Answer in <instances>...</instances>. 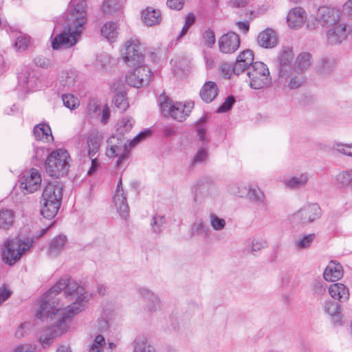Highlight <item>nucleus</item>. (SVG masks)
Listing matches in <instances>:
<instances>
[{
    "label": "nucleus",
    "instance_id": "obj_1",
    "mask_svg": "<svg viewBox=\"0 0 352 352\" xmlns=\"http://www.w3.org/2000/svg\"><path fill=\"white\" fill-rule=\"evenodd\" d=\"M91 295L82 286L68 278H60L43 297L36 317L54 320V324L44 329L38 339L43 346L65 333L71 318L81 312Z\"/></svg>",
    "mask_w": 352,
    "mask_h": 352
},
{
    "label": "nucleus",
    "instance_id": "obj_2",
    "mask_svg": "<svg viewBox=\"0 0 352 352\" xmlns=\"http://www.w3.org/2000/svg\"><path fill=\"white\" fill-rule=\"evenodd\" d=\"M87 21L86 0H71L66 18V27L52 43L53 50L67 49L75 45L80 38Z\"/></svg>",
    "mask_w": 352,
    "mask_h": 352
},
{
    "label": "nucleus",
    "instance_id": "obj_3",
    "mask_svg": "<svg viewBox=\"0 0 352 352\" xmlns=\"http://www.w3.org/2000/svg\"><path fill=\"white\" fill-rule=\"evenodd\" d=\"M150 130L142 131L135 137H134L129 142L128 146L124 136H120L118 135H112L107 141V151L106 154L109 157H118V159L116 162V166H120L122 163L129 157L130 148L136 146L139 142L146 138L151 134Z\"/></svg>",
    "mask_w": 352,
    "mask_h": 352
},
{
    "label": "nucleus",
    "instance_id": "obj_4",
    "mask_svg": "<svg viewBox=\"0 0 352 352\" xmlns=\"http://www.w3.org/2000/svg\"><path fill=\"white\" fill-rule=\"evenodd\" d=\"M63 197V186L58 182L50 183L44 188L41 199V213L46 219L57 214Z\"/></svg>",
    "mask_w": 352,
    "mask_h": 352
},
{
    "label": "nucleus",
    "instance_id": "obj_5",
    "mask_svg": "<svg viewBox=\"0 0 352 352\" xmlns=\"http://www.w3.org/2000/svg\"><path fill=\"white\" fill-rule=\"evenodd\" d=\"M71 157L69 153L63 148L52 151L47 155L45 160L47 173L55 178L67 175L71 165Z\"/></svg>",
    "mask_w": 352,
    "mask_h": 352
},
{
    "label": "nucleus",
    "instance_id": "obj_6",
    "mask_svg": "<svg viewBox=\"0 0 352 352\" xmlns=\"http://www.w3.org/2000/svg\"><path fill=\"white\" fill-rule=\"evenodd\" d=\"M159 102L162 113L164 116H170L179 122L185 120L192 109V104L190 103L174 102L164 95L160 96Z\"/></svg>",
    "mask_w": 352,
    "mask_h": 352
},
{
    "label": "nucleus",
    "instance_id": "obj_7",
    "mask_svg": "<svg viewBox=\"0 0 352 352\" xmlns=\"http://www.w3.org/2000/svg\"><path fill=\"white\" fill-rule=\"evenodd\" d=\"M248 76L250 85L254 89H261L271 84V77L267 66L262 62H255L249 68Z\"/></svg>",
    "mask_w": 352,
    "mask_h": 352
},
{
    "label": "nucleus",
    "instance_id": "obj_8",
    "mask_svg": "<svg viewBox=\"0 0 352 352\" xmlns=\"http://www.w3.org/2000/svg\"><path fill=\"white\" fill-rule=\"evenodd\" d=\"M30 248L29 243H25L18 239L8 240L4 243L2 252L3 261L12 265L19 261L26 250Z\"/></svg>",
    "mask_w": 352,
    "mask_h": 352
},
{
    "label": "nucleus",
    "instance_id": "obj_9",
    "mask_svg": "<svg viewBox=\"0 0 352 352\" xmlns=\"http://www.w3.org/2000/svg\"><path fill=\"white\" fill-rule=\"evenodd\" d=\"M321 217V209L317 204H309L292 214L291 221L296 224L306 226Z\"/></svg>",
    "mask_w": 352,
    "mask_h": 352
},
{
    "label": "nucleus",
    "instance_id": "obj_10",
    "mask_svg": "<svg viewBox=\"0 0 352 352\" xmlns=\"http://www.w3.org/2000/svg\"><path fill=\"white\" fill-rule=\"evenodd\" d=\"M294 57V53L292 47H283L280 50L276 65L279 77L287 78L292 74Z\"/></svg>",
    "mask_w": 352,
    "mask_h": 352
},
{
    "label": "nucleus",
    "instance_id": "obj_11",
    "mask_svg": "<svg viewBox=\"0 0 352 352\" xmlns=\"http://www.w3.org/2000/svg\"><path fill=\"white\" fill-rule=\"evenodd\" d=\"M140 45L134 41H128L122 50L124 60L129 67L142 65L144 56L140 52Z\"/></svg>",
    "mask_w": 352,
    "mask_h": 352
},
{
    "label": "nucleus",
    "instance_id": "obj_12",
    "mask_svg": "<svg viewBox=\"0 0 352 352\" xmlns=\"http://www.w3.org/2000/svg\"><path fill=\"white\" fill-rule=\"evenodd\" d=\"M132 72L126 77L127 84L131 87H140L146 85L151 78V71L145 65L134 67Z\"/></svg>",
    "mask_w": 352,
    "mask_h": 352
},
{
    "label": "nucleus",
    "instance_id": "obj_13",
    "mask_svg": "<svg viewBox=\"0 0 352 352\" xmlns=\"http://www.w3.org/2000/svg\"><path fill=\"white\" fill-rule=\"evenodd\" d=\"M350 32L352 33L351 28L340 21L329 28L326 34L327 42L331 45L340 44L347 38Z\"/></svg>",
    "mask_w": 352,
    "mask_h": 352
},
{
    "label": "nucleus",
    "instance_id": "obj_14",
    "mask_svg": "<svg viewBox=\"0 0 352 352\" xmlns=\"http://www.w3.org/2000/svg\"><path fill=\"white\" fill-rule=\"evenodd\" d=\"M315 19L322 27L329 28L340 21V16L337 10L327 6L318 8Z\"/></svg>",
    "mask_w": 352,
    "mask_h": 352
},
{
    "label": "nucleus",
    "instance_id": "obj_15",
    "mask_svg": "<svg viewBox=\"0 0 352 352\" xmlns=\"http://www.w3.org/2000/svg\"><path fill=\"white\" fill-rule=\"evenodd\" d=\"M240 43V37L236 33L228 32L218 40L219 51L223 54H233L239 48Z\"/></svg>",
    "mask_w": 352,
    "mask_h": 352
},
{
    "label": "nucleus",
    "instance_id": "obj_16",
    "mask_svg": "<svg viewBox=\"0 0 352 352\" xmlns=\"http://www.w3.org/2000/svg\"><path fill=\"white\" fill-rule=\"evenodd\" d=\"M41 177L38 171L32 168L23 174L20 182V188L27 192L32 193L41 186Z\"/></svg>",
    "mask_w": 352,
    "mask_h": 352
},
{
    "label": "nucleus",
    "instance_id": "obj_17",
    "mask_svg": "<svg viewBox=\"0 0 352 352\" xmlns=\"http://www.w3.org/2000/svg\"><path fill=\"white\" fill-rule=\"evenodd\" d=\"M214 191V186L213 183L206 178L199 180L192 187L194 201L196 203H200L203 199L212 195Z\"/></svg>",
    "mask_w": 352,
    "mask_h": 352
},
{
    "label": "nucleus",
    "instance_id": "obj_18",
    "mask_svg": "<svg viewBox=\"0 0 352 352\" xmlns=\"http://www.w3.org/2000/svg\"><path fill=\"white\" fill-rule=\"evenodd\" d=\"M254 54L250 50H245L241 52L237 56L234 64V74L239 75L245 70L248 69L254 64Z\"/></svg>",
    "mask_w": 352,
    "mask_h": 352
},
{
    "label": "nucleus",
    "instance_id": "obj_19",
    "mask_svg": "<svg viewBox=\"0 0 352 352\" xmlns=\"http://www.w3.org/2000/svg\"><path fill=\"white\" fill-rule=\"evenodd\" d=\"M140 296L145 302L144 309L148 313H153L160 307V299L158 296L146 288H140L138 289Z\"/></svg>",
    "mask_w": 352,
    "mask_h": 352
},
{
    "label": "nucleus",
    "instance_id": "obj_20",
    "mask_svg": "<svg viewBox=\"0 0 352 352\" xmlns=\"http://www.w3.org/2000/svg\"><path fill=\"white\" fill-rule=\"evenodd\" d=\"M102 142V135L98 131H94L88 135L87 138L86 150L89 158L98 156Z\"/></svg>",
    "mask_w": 352,
    "mask_h": 352
},
{
    "label": "nucleus",
    "instance_id": "obj_21",
    "mask_svg": "<svg viewBox=\"0 0 352 352\" xmlns=\"http://www.w3.org/2000/svg\"><path fill=\"white\" fill-rule=\"evenodd\" d=\"M306 19V12L300 7L290 10L287 16L288 26L292 29H298L302 26Z\"/></svg>",
    "mask_w": 352,
    "mask_h": 352
},
{
    "label": "nucleus",
    "instance_id": "obj_22",
    "mask_svg": "<svg viewBox=\"0 0 352 352\" xmlns=\"http://www.w3.org/2000/svg\"><path fill=\"white\" fill-rule=\"evenodd\" d=\"M18 80L25 89L29 90H33L36 87L38 81L36 73L28 67H25L19 74Z\"/></svg>",
    "mask_w": 352,
    "mask_h": 352
},
{
    "label": "nucleus",
    "instance_id": "obj_23",
    "mask_svg": "<svg viewBox=\"0 0 352 352\" xmlns=\"http://www.w3.org/2000/svg\"><path fill=\"white\" fill-rule=\"evenodd\" d=\"M257 42L262 47L272 48L276 46L278 37L273 30L267 28L258 34Z\"/></svg>",
    "mask_w": 352,
    "mask_h": 352
},
{
    "label": "nucleus",
    "instance_id": "obj_24",
    "mask_svg": "<svg viewBox=\"0 0 352 352\" xmlns=\"http://www.w3.org/2000/svg\"><path fill=\"white\" fill-rule=\"evenodd\" d=\"M343 270L342 265L336 261H331L324 272V278L327 281L335 282L342 278Z\"/></svg>",
    "mask_w": 352,
    "mask_h": 352
},
{
    "label": "nucleus",
    "instance_id": "obj_25",
    "mask_svg": "<svg viewBox=\"0 0 352 352\" xmlns=\"http://www.w3.org/2000/svg\"><path fill=\"white\" fill-rule=\"evenodd\" d=\"M67 241V238L64 234H59L53 238L47 250L48 255L52 257L57 256L65 249Z\"/></svg>",
    "mask_w": 352,
    "mask_h": 352
},
{
    "label": "nucleus",
    "instance_id": "obj_26",
    "mask_svg": "<svg viewBox=\"0 0 352 352\" xmlns=\"http://www.w3.org/2000/svg\"><path fill=\"white\" fill-rule=\"evenodd\" d=\"M219 89L217 84L212 81H208L203 85L199 95L201 98L206 103L211 102L217 96Z\"/></svg>",
    "mask_w": 352,
    "mask_h": 352
},
{
    "label": "nucleus",
    "instance_id": "obj_27",
    "mask_svg": "<svg viewBox=\"0 0 352 352\" xmlns=\"http://www.w3.org/2000/svg\"><path fill=\"white\" fill-rule=\"evenodd\" d=\"M311 63V55L308 52H302L297 56L293 70L296 74H302L310 67Z\"/></svg>",
    "mask_w": 352,
    "mask_h": 352
},
{
    "label": "nucleus",
    "instance_id": "obj_28",
    "mask_svg": "<svg viewBox=\"0 0 352 352\" xmlns=\"http://www.w3.org/2000/svg\"><path fill=\"white\" fill-rule=\"evenodd\" d=\"M142 19L147 26H153L160 24L162 15L159 10L146 8L142 12Z\"/></svg>",
    "mask_w": 352,
    "mask_h": 352
},
{
    "label": "nucleus",
    "instance_id": "obj_29",
    "mask_svg": "<svg viewBox=\"0 0 352 352\" xmlns=\"http://www.w3.org/2000/svg\"><path fill=\"white\" fill-rule=\"evenodd\" d=\"M329 292L333 298L340 302L346 301L349 297V289L342 283L331 285L329 287Z\"/></svg>",
    "mask_w": 352,
    "mask_h": 352
},
{
    "label": "nucleus",
    "instance_id": "obj_30",
    "mask_svg": "<svg viewBox=\"0 0 352 352\" xmlns=\"http://www.w3.org/2000/svg\"><path fill=\"white\" fill-rule=\"evenodd\" d=\"M113 203L120 215L122 218H126L129 212V207L124 194L115 193L113 197Z\"/></svg>",
    "mask_w": 352,
    "mask_h": 352
},
{
    "label": "nucleus",
    "instance_id": "obj_31",
    "mask_svg": "<svg viewBox=\"0 0 352 352\" xmlns=\"http://www.w3.org/2000/svg\"><path fill=\"white\" fill-rule=\"evenodd\" d=\"M34 135L37 140H41L46 142H52L54 138L49 125L45 124H39L36 125L33 130Z\"/></svg>",
    "mask_w": 352,
    "mask_h": 352
},
{
    "label": "nucleus",
    "instance_id": "obj_32",
    "mask_svg": "<svg viewBox=\"0 0 352 352\" xmlns=\"http://www.w3.org/2000/svg\"><path fill=\"white\" fill-rule=\"evenodd\" d=\"M247 197L252 202L257 204L258 206L265 207L267 205V201L264 193L258 188L257 186H251L249 188Z\"/></svg>",
    "mask_w": 352,
    "mask_h": 352
},
{
    "label": "nucleus",
    "instance_id": "obj_33",
    "mask_svg": "<svg viewBox=\"0 0 352 352\" xmlns=\"http://www.w3.org/2000/svg\"><path fill=\"white\" fill-rule=\"evenodd\" d=\"M308 181L307 174H300L294 176L291 178H286L283 180V183L289 188L296 189L304 186Z\"/></svg>",
    "mask_w": 352,
    "mask_h": 352
},
{
    "label": "nucleus",
    "instance_id": "obj_34",
    "mask_svg": "<svg viewBox=\"0 0 352 352\" xmlns=\"http://www.w3.org/2000/svg\"><path fill=\"white\" fill-rule=\"evenodd\" d=\"M118 25L116 23L107 22L101 28V34L109 41H113L118 35Z\"/></svg>",
    "mask_w": 352,
    "mask_h": 352
},
{
    "label": "nucleus",
    "instance_id": "obj_35",
    "mask_svg": "<svg viewBox=\"0 0 352 352\" xmlns=\"http://www.w3.org/2000/svg\"><path fill=\"white\" fill-rule=\"evenodd\" d=\"M134 120L130 117H124L120 119L117 123V131L116 135L120 136H124V134L128 133L132 129Z\"/></svg>",
    "mask_w": 352,
    "mask_h": 352
},
{
    "label": "nucleus",
    "instance_id": "obj_36",
    "mask_svg": "<svg viewBox=\"0 0 352 352\" xmlns=\"http://www.w3.org/2000/svg\"><path fill=\"white\" fill-rule=\"evenodd\" d=\"M316 238L314 233L304 235L298 237L294 241V247L297 250L308 249L311 247L313 241Z\"/></svg>",
    "mask_w": 352,
    "mask_h": 352
},
{
    "label": "nucleus",
    "instance_id": "obj_37",
    "mask_svg": "<svg viewBox=\"0 0 352 352\" xmlns=\"http://www.w3.org/2000/svg\"><path fill=\"white\" fill-rule=\"evenodd\" d=\"M14 214L12 210L2 209L0 210V228H9L14 223Z\"/></svg>",
    "mask_w": 352,
    "mask_h": 352
},
{
    "label": "nucleus",
    "instance_id": "obj_38",
    "mask_svg": "<svg viewBox=\"0 0 352 352\" xmlns=\"http://www.w3.org/2000/svg\"><path fill=\"white\" fill-rule=\"evenodd\" d=\"M192 234L207 238L210 235V228L203 222L199 221L192 226Z\"/></svg>",
    "mask_w": 352,
    "mask_h": 352
},
{
    "label": "nucleus",
    "instance_id": "obj_39",
    "mask_svg": "<svg viewBox=\"0 0 352 352\" xmlns=\"http://www.w3.org/2000/svg\"><path fill=\"white\" fill-rule=\"evenodd\" d=\"M105 14H113L122 9V3L118 0H107L102 6Z\"/></svg>",
    "mask_w": 352,
    "mask_h": 352
},
{
    "label": "nucleus",
    "instance_id": "obj_40",
    "mask_svg": "<svg viewBox=\"0 0 352 352\" xmlns=\"http://www.w3.org/2000/svg\"><path fill=\"white\" fill-rule=\"evenodd\" d=\"M338 184L340 186L352 187V169L348 171H343L337 175L336 177Z\"/></svg>",
    "mask_w": 352,
    "mask_h": 352
},
{
    "label": "nucleus",
    "instance_id": "obj_41",
    "mask_svg": "<svg viewBox=\"0 0 352 352\" xmlns=\"http://www.w3.org/2000/svg\"><path fill=\"white\" fill-rule=\"evenodd\" d=\"M77 75L74 71H63L61 73L60 82L63 87L73 86L76 82Z\"/></svg>",
    "mask_w": 352,
    "mask_h": 352
},
{
    "label": "nucleus",
    "instance_id": "obj_42",
    "mask_svg": "<svg viewBox=\"0 0 352 352\" xmlns=\"http://www.w3.org/2000/svg\"><path fill=\"white\" fill-rule=\"evenodd\" d=\"M209 223L211 227L216 231L222 230L226 226L224 219L219 217L216 214L212 213L209 216Z\"/></svg>",
    "mask_w": 352,
    "mask_h": 352
},
{
    "label": "nucleus",
    "instance_id": "obj_43",
    "mask_svg": "<svg viewBox=\"0 0 352 352\" xmlns=\"http://www.w3.org/2000/svg\"><path fill=\"white\" fill-rule=\"evenodd\" d=\"M115 106L121 111L123 112L129 107V103L126 100V96L124 93H118L113 98V100Z\"/></svg>",
    "mask_w": 352,
    "mask_h": 352
},
{
    "label": "nucleus",
    "instance_id": "obj_44",
    "mask_svg": "<svg viewBox=\"0 0 352 352\" xmlns=\"http://www.w3.org/2000/svg\"><path fill=\"white\" fill-rule=\"evenodd\" d=\"M30 43V38L29 36L20 34L16 39L14 43V47L19 52L25 51Z\"/></svg>",
    "mask_w": 352,
    "mask_h": 352
},
{
    "label": "nucleus",
    "instance_id": "obj_45",
    "mask_svg": "<svg viewBox=\"0 0 352 352\" xmlns=\"http://www.w3.org/2000/svg\"><path fill=\"white\" fill-rule=\"evenodd\" d=\"M62 100L64 105L69 109H75L79 104L78 99L72 94H63Z\"/></svg>",
    "mask_w": 352,
    "mask_h": 352
},
{
    "label": "nucleus",
    "instance_id": "obj_46",
    "mask_svg": "<svg viewBox=\"0 0 352 352\" xmlns=\"http://www.w3.org/2000/svg\"><path fill=\"white\" fill-rule=\"evenodd\" d=\"M165 222V218L164 217L158 215L154 216L151 222L153 231L156 234L160 233L164 228Z\"/></svg>",
    "mask_w": 352,
    "mask_h": 352
},
{
    "label": "nucleus",
    "instance_id": "obj_47",
    "mask_svg": "<svg viewBox=\"0 0 352 352\" xmlns=\"http://www.w3.org/2000/svg\"><path fill=\"white\" fill-rule=\"evenodd\" d=\"M135 352H155V349L145 340L135 342Z\"/></svg>",
    "mask_w": 352,
    "mask_h": 352
},
{
    "label": "nucleus",
    "instance_id": "obj_48",
    "mask_svg": "<svg viewBox=\"0 0 352 352\" xmlns=\"http://www.w3.org/2000/svg\"><path fill=\"white\" fill-rule=\"evenodd\" d=\"M305 81V78L302 74H297L293 75L288 83V87L291 89H297L302 85Z\"/></svg>",
    "mask_w": 352,
    "mask_h": 352
},
{
    "label": "nucleus",
    "instance_id": "obj_49",
    "mask_svg": "<svg viewBox=\"0 0 352 352\" xmlns=\"http://www.w3.org/2000/svg\"><path fill=\"white\" fill-rule=\"evenodd\" d=\"M324 309L328 314L332 316H336L340 312L339 304L333 301L327 302Z\"/></svg>",
    "mask_w": 352,
    "mask_h": 352
},
{
    "label": "nucleus",
    "instance_id": "obj_50",
    "mask_svg": "<svg viewBox=\"0 0 352 352\" xmlns=\"http://www.w3.org/2000/svg\"><path fill=\"white\" fill-rule=\"evenodd\" d=\"M235 98L233 96H228L223 103L217 110V113H224L228 111L235 103Z\"/></svg>",
    "mask_w": 352,
    "mask_h": 352
},
{
    "label": "nucleus",
    "instance_id": "obj_51",
    "mask_svg": "<svg viewBox=\"0 0 352 352\" xmlns=\"http://www.w3.org/2000/svg\"><path fill=\"white\" fill-rule=\"evenodd\" d=\"M208 157V152L206 148H199L196 155H195L192 164H197L204 163Z\"/></svg>",
    "mask_w": 352,
    "mask_h": 352
},
{
    "label": "nucleus",
    "instance_id": "obj_52",
    "mask_svg": "<svg viewBox=\"0 0 352 352\" xmlns=\"http://www.w3.org/2000/svg\"><path fill=\"white\" fill-rule=\"evenodd\" d=\"M105 343L104 338L101 335H98L93 344L90 346L89 352H100L101 346Z\"/></svg>",
    "mask_w": 352,
    "mask_h": 352
},
{
    "label": "nucleus",
    "instance_id": "obj_53",
    "mask_svg": "<svg viewBox=\"0 0 352 352\" xmlns=\"http://www.w3.org/2000/svg\"><path fill=\"white\" fill-rule=\"evenodd\" d=\"M204 123H205L204 119H201V121L198 123V124L197 125V136L199 137V139L201 142H206L208 140L206 137V131L204 128Z\"/></svg>",
    "mask_w": 352,
    "mask_h": 352
},
{
    "label": "nucleus",
    "instance_id": "obj_54",
    "mask_svg": "<svg viewBox=\"0 0 352 352\" xmlns=\"http://www.w3.org/2000/svg\"><path fill=\"white\" fill-rule=\"evenodd\" d=\"M205 45L211 47L215 43V36L212 30L208 29L204 33Z\"/></svg>",
    "mask_w": 352,
    "mask_h": 352
},
{
    "label": "nucleus",
    "instance_id": "obj_55",
    "mask_svg": "<svg viewBox=\"0 0 352 352\" xmlns=\"http://www.w3.org/2000/svg\"><path fill=\"white\" fill-rule=\"evenodd\" d=\"M30 324L29 322L21 323L15 332V337L21 339L28 333Z\"/></svg>",
    "mask_w": 352,
    "mask_h": 352
},
{
    "label": "nucleus",
    "instance_id": "obj_56",
    "mask_svg": "<svg viewBox=\"0 0 352 352\" xmlns=\"http://www.w3.org/2000/svg\"><path fill=\"white\" fill-rule=\"evenodd\" d=\"M334 147L338 152L348 156H352V144H342L338 143L334 146Z\"/></svg>",
    "mask_w": 352,
    "mask_h": 352
},
{
    "label": "nucleus",
    "instance_id": "obj_57",
    "mask_svg": "<svg viewBox=\"0 0 352 352\" xmlns=\"http://www.w3.org/2000/svg\"><path fill=\"white\" fill-rule=\"evenodd\" d=\"M267 246V242L263 239H254L252 242L251 250L257 252Z\"/></svg>",
    "mask_w": 352,
    "mask_h": 352
},
{
    "label": "nucleus",
    "instance_id": "obj_58",
    "mask_svg": "<svg viewBox=\"0 0 352 352\" xmlns=\"http://www.w3.org/2000/svg\"><path fill=\"white\" fill-rule=\"evenodd\" d=\"M36 346L31 344H21L17 345L13 352H34Z\"/></svg>",
    "mask_w": 352,
    "mask_h": 352
},
{
    "label": "nucleus",
    "instance_id": "obj_59",
    "mask_svg": "<svg viewBox=\"0 0 352 352\" xmlns=\"http://www.w3.org/2000/svg\"><path fill=\"white\" fill-rule=\"evenodd\" d=\"M221 72L224 76L229 78L232 73H234V65L224 63L221 65Z\"/></svg>",
    "mask_w": 352,
    "mask_h": 352
},
{
    "label": "nucleus",
    "instance_id": "obj_60",
    "mask_svg": "<svg viewBox=\"0 0 352 352\" xmlns=\"http://www.w3.org/2000/svg\"><path fill=\"white\" fill-rule=\"evenodd\" d=\"M183 0H167L166 4L170 9L180 10L184 6Z\"/></svg>",
    "mask_w": 352,
    "mask_h": 352
},
{
    "label": "nucleus",
    "instance_id": "obj_61",
    "mask_svg": "<svg viewBox=\"0 0 352 352\" xmlns=\"http://www.w3.org/2000/svg\"><path fill=\"white\" fill-rule=\"evenodd\" d=\"M320 69L322 73L327 74L330 72L333 67V63L328 59H322Z\"/></svg>",
    "mask_w": 352,
    "mask_h": 352
},
{
    "label": "nucleus",
    "instance_id": "obj_62",
    "mask_svg": "<svg viewBox=\"0 0 352 352\" xmlns=\"http://www.w3.org/2000/svg\"><path fill=\"white\" fill-rule=\"evenodd\" d=\"M12 292L5 285L0 287V303L2 304L10 296Z\"/></svg>",
    "mask_w": 352,
    "mask_h": 352
},
{
    "label": "nucleus",
    "instance_id": "obj_63",
    "mask_svg": "<svg viewBox=\"0 0 352 352\" xmlns=\"http://www.w3.org/2000/svg\"><path fill=\"white\" fill-rule=\"evenodd\" d=\"M91 160V165L90 168L89 169L87 172L88 175H93L95 174L97 168L100 166V163L98 160V156H94L92 158H89Z\"/></svg>",
    "mask_w": 352,
    "mask_h": 352
},
{
    "label": "nucleus",
    "instance_id": "obj_64",
    "mask_svg": "<svg viewBox=\"0 0 352 352\" xmlns=\"http://www.w3.org/2000/svg\"><path fill=\"white\" fill-rule=\"evenodd\" d=\"M313 291L316 294L322 295L326 291V286L320 281H316L313 285Z\"/></svg>",
    "mask_w": 352,
    "mask_h": 352
}]
</instances>
